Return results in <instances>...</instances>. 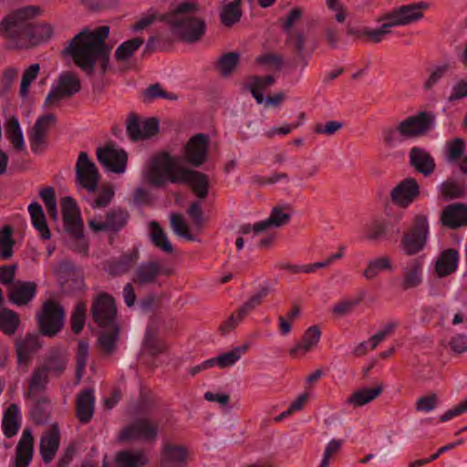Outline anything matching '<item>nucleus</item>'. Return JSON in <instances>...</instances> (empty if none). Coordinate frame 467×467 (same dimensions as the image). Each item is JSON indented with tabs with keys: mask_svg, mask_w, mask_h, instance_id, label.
<instances>
[{
	"mask_svg": "<svg viewBox=\"0 0 467 467\" xmlns=\"http://www.w3.org/2000/svg\"><path fill=\"white\" fill-rule=\"evenodd\" d=\"M109 35L108 26H99L93 31L84 29L72 38L66 53L88 76L94 73L95 62L100 64L101 74L104 75L109 67L110 53V47L106 43Z\"/></svg>",
	"mask_w": 467,
	"mask_h": 467,
	"instance_id": "nucleus-1",
	"label": "nucleus"
},
{
	"mask_svg": "<svg viewBox=\"0 0 467 467\" xmlns=\"http://www.w3.org/2000/svg\"><path fill=\"white\" fill-rule=\"evenodd\" d=\"M200 10L201 7L196 2L185 1L180 3L172 12L165 15L163 19L181 40L195 43L206 32V23L199 16Z\"/></svg>",
	"mask_w": 467,
	"mask_h": 467,
	"instance_id": "nucleus-2",
	"label": "nucleus"
},
{
	"mask_svg": "<svg viewBox=\"0 0 467 467\" xmlns=\"http://www.w3.org/2000/svg\"><path fill=\"white\" fill-rule=\"evenodd\" d=\"M40 15V8L26 5L9 13L0 22V35L10 40L16 48L30 47L29 30L31 20Z\"/></svg>",
	"mask_w": 467,
	"mask_h": 467,
	"instance_id": "nucleus-3",
	"label": "nucleus"
},
{
	"mask_svg": "<svg viewBox=\"0 0 467 467\" xmlns=\"http://www.w3.org/2000/svg\"><path fill=\"white\" fill-rule=\"evenodd\" d=\"M65 309L54 300L45 301L36 314L39 332L46 337H55L64 327Z\"/></svg>",
	"mask_w": 467,
	"mask_h": 467,
	"instance_id": "nucleus-4",
	"label": "nucleus"
},
{
	"mask_svg": "<svg viewBox=\"0 0 467 467\" xmlns=\"http://www.w3.org/2000/svg\"><path fill=\"white\" fill-rule=\"evenodd\" d=\"M62 216L66 231L75 239L76 250L87 254L88 242L83 234V223L76 201L70 197H64L61 201Z\"/></svg>",
	"mask_w": 467,
	"mask_h": 467,
	"instance_id": "nucleus-5",
	"label": "nucleus"
},
{
	"mask_svg": "<svg viewBox=\"0 0 467 467\" xmlns=\"http://www.w3.org/2000/svg\"><path fill=\"white\" fill-rule=\"evenodd\" d=\"M430 232L428 218L425 214L414 216L411 227L404 234L400 245L408 255H414L422 251L426 245Z\"/></svg>",
	"mask_w": 467,
	"mask_h": 467,
	"instance_id": "nucleus-6",
	"label": "nucleus"
},
{
	"mask_svg": "<svg viewBox=\"0 0 467 467\" xmlns=\"http://www.w3.org/2000/svg\"><path fill=\"white\" fill-rule=\"evenodd\" d=\"M182 168L169 153L162 152L152 158L145 178L151 186L161 187L167 180L171 182V178Z\"/></svg>",
	"mask_w": 467,
	"mask_h": 467,
	"instance_id": "nucleus-7",
	"label": "nucleus"
},
{
	"mask_svg": "<svg viewBox=\"0 0 467 467\" xmlns=\"http://www.w3.org/2000/svg\"><path fill=\"white\" fill-rule=\"evenodd\" d=\"M159 425L148 417L134 420L119 433L121 441H142L154 442L158 437Z\"/></svg>",
	"mask_w": 467,
	"mask_h": 467,
	"instance_id": "nucleus-8",
	"label": "nucleus"
},
{
	"mask_svg": "<svg viewBox=\"0 0 467 467\" xmlns=\"http://www.w3.org/2000/svg\"><path fill=\"white\" fill-rule=\"evenodd\" d=\"M436 115L432 111H419L400 122V137L414 139L426 135L434 127Z\"/></svg>",
	"mask_w": 467,
	"mask_h": 467,
	"instance_id": "nucleus-9",
	"label": "nucleus"
},
{
	"mask_svg": "<svg viewBox=\"0 0 467 467\" xmlns=\"http://www.w3.org/2000/svg\"><path fill=\"white\" fill-rule=\"evenodd\" d=\"M90 315L100 328L119 325L115 299L107 293H100L93 299Z\"/></svg>",
	"mask_w": 467,
	"mask_h": 467,
	"instance_id": "nucleus-10",
	"label": "nucleus"
},
{
	"mask_svg": "<svg viewBox=\"0 0 467 467\" xmlns=\"http://www.w3.org/2000/svg\"><path fill=\"white\" fill-rule=\"evenodd\" d=\"M100 175L95 163L85 151H81L76 163V180L88 192L98 190Z\"/></svg>",
	"mask_w": 467,
	"mask_h": 467,
	"instance_id": "nucleus-11",
	"label": "nucleus"
},
{
	"mask_svg": "<svg viewBox=\"0 0 467 467\" xmlns=\"http://www.w3.org/2000/svg\"><path fill=\"white\" fill-rule=\"evenodd\" d=\"M171 182L191 185L192 192L200 199H204L208 195V176L199 171H194L185 167L182 168L175 175L172 176V178H171Z\"/></svg>",
	"mask_w": 467,
	"mask_h": 467,
	"instance_id": "nucleus-12",
	"label": "nucleus"
},
{
	"mask_svg": "<svg viewBox=\"0 0 467 467\" xmlns=\"http://www.w3.org/2000/svg\"><path fill=\"white\" fill-rule=\"evenodd\" d=\"M209 138L198 133L189 139L184 146L183 159L193 167L202 166L208 158Z\"/></svg>",
	"mask_w": 467,
	"mask_h": 467,
	"instance_id": "nucleus-13",
	"label": "nucleus"
},
{
	"mask_svg": "<svg viewBox=\"0 0 467 467\" xmlns=\"http://www.w3.org/2000/svg\"><path fill=\"white\" fill-rule=\"evenodd\" d=\"M419 196L420 185L412 177L400 181L389 192L391 202L403 209L408 208Z\"/></svg>",
	"mask_w": 467,
	"mask_h": 467,
	"instance_id": "nucleus-14",
	"label": "nucleus"
},
{
	"mask_svg": "<svg viewBox=\"0 0 467 467\" xmlns=\"http://www.w3.org/2000/svg\"><path fill=\"white\" fill-rule=\"evenodd\" d=\"M171 270L162 265L157 260H151L141 263L135 270L132 276V282L139 286L152 285L158 282L161 275L169 276Z\"/></svg>",
	"mask_w": 467,
	"mask_h": 467,
	"instance_id": "nucleus-15",
	"label": "nucleus"
},
{
	"mask_svg": "<svg viewBox=\"0 0 467 467\" xmlns=\"http://www.w3.org/2000/svg\"><path fill=\"white\" fill-rule=\"evenodd\" d=\"M98 161L109 171L122 173L126 170L128 154L120 149L116 150L112 145L99 147L96 150Z\"/></svg>",
	"mask_w": 467,
	"mask_h": 467,
	"instance_id": "nucleus-16",
	"label": "nucleus"
},
{
	"mask_svg": "<svg viewBox=\"0 0 467 467\" xmlns=\"http://www.w3.org/2000/svg\"><path fill=\"white\" fill-rule=\"evenodd\" d=\"M56 122L57 118L53 114H46L36 119L28 132L29 143L34 153L38 154L43 151L47 143V132Z\"/></svg>",
	"mask_w": 467,
	"mask_h": 467,
	"instance_id": "nucleus-17",
	"label": "nucleus"
},
{
	"mask_svg": "<svg viewBox=\"0 0 467 467\" xmlns=\"http://www.w3.org/2000/svg\"><path fill=\"white\" fill-rule=\"evenodd\" d=\"M423 263L420 258L410 260L401 269L399 287L408 291L422 283Z\"/></svg>",
	"mask_w": 467,
	"mask_h": 467,
	"instance_id": "nucleus-18",
	"label": "nucleus"
},
{
	"mask_svg": "<svg viewBox=\"0 0 467 467\" xmlns=\"http://www.w3.org/2000/svg\"><path fill=\"white\" fill-rule=\"evenodd\" d=\"M428 7L429 5L422 1L401 5L385 14V18H396L400 26L410 25L421 19L423 17L422 10Z\"/></svg>",
	"mask_w": 467,
	"mask_h": 467,
	"instance_id": "nucleus-19",
	"label": "nucleus"
},
{
	"mask_svg": "<svg viewBox=\"0 0 467 467\" xmlns=\"http://www.w3.org/2000/svg\"><path fill=\"white\" fill-rule=\"evenodd\" d=\"M37 285L32 281H16L9 289L8 299L13 304L26 306L36 295Z\"/></svg>",
	"mask_w": 467,
	"mask_h": 467,
	"instance_id": "nucleus-20",
	"label": "nucleus"
},
{
	"mask_svg": "<svg viewBox=\"0 0 467 467\" xmlns=\"http://www.w3.org/2000/svg\"><path fill=\"white\" fill-rule=\"evenodd\" d=\"M410 165L425 177L435 171L436 164L431 153L421 147H412L409 152Z\"/></svg>",
	"mask_w": 467,
	"mask_h": 467,
	"instance_id": "nucleus-21",
	"label": "nucleus"
},
{
	"mask_svg": "<svg viewBox=\"0 0 467 467\" xmlns=\"http://www.w3.org/2000/svg\"><path fill=\"white\" fill-rule=\"evenodd\" d=\"M441 222L451 229L467 225V204L457 202L448 205L441 213Z\"/></svg>",
	"mask_w": 467,
	"mask_h": 467,
	"instance_id": "nucleus-22",
	"label": "nucleus"
},
{
	"mask_svg": "<svg viewBox=\"0 0 467 467\" xmlns=\"http://www.w3.org/2000/svg\"><path fill=\"white\" fill-rule=\"evenodd\" d=\"M68 362L67 351L60 348H52L46 355L41 368L49 375L60 377L65 371Z\"/></svg>",
	"mask_w": 467,
	"mask_h": 467,
	"instance_id": "nucleus-23",
	"label": "nucleus"
},
{
	"mask_svg": "<svg viewBox=\"0 0 467 467\" xmlns=\"http://www.w3.org/2000/svg\"><path fill=\"white\" fill-rule=\"evenodd\" d=\"M95 397L91 389L81 390L76 398V417L83 423H88L94 414Z\"/></svg>",
	"mask_w": 467,
	"mask_h": 467,
	"instance_id": "nucleus-24",
	"label": "nucleus"
},
{
	"mask_svg": "<svg viewBox=\"0 0 467 467\" xmlns=\"http://www.w3.org/2000/svg\"><path fill=\"white\" fill-rule=\"evenodd\" d=\"M60 444V431L57 423L51 425L48 431L40 439V453L45 462H49L56 455Z\"/></svg>",
	"mask_w": 467,
	"mask_h": 467,
	"instance_id": "nucleus-25",
	"label": "nucleus"
},
{
	"mask_svg": "<svg viewBox=\"0 0 467 467\" xmlns=\"http://www.w3.org/2000/svg\"><path fill=\"white\" fill-rule=\"evenodd\" d=\"M139 256L137 249L125 253L118 258L111 259L108 263L107 271L113 276L125 275L137 264Z\"/></svg>",
	"mask_w": 467,
	"mask_h": 467,
	"instance_id": "nucleus-26",
	"label": "nucleus"
},
{
	"mask_svg": "<svg viewBox=\"0 0 467 467\" xmlns=\"http://www.w3.org/2000/svg\"><path fill=\"white\" fill-rule=\"evenodd\" d=\"M41 348L39 337L36 335H26L25 338L16 341L17 362L27 366L32 355Z\"/></svg>",
	"mask_w": 467,
	"mask_h": 467,
	"instance_id": "nucleus-27",
	"label": "nucleus"
},
{
	"mask_svg": "<svg viewBox=\"0 0 467 467\" xmlns=\"http://www.w3.org/2000/svg\"><path fill=\"white\" fill-rule=\"evenodd\" d=\"M459 253L456 249L449 248L441 252L435 263V273L439 277H445L457 270Z\"/></svg>",
	"mask_w": 467,
	"mask_h": 467,
	"instance_id": "nucleus-28",
	"label": "nucleus"
},
{
	"mask_svg": "<svg viewBox=\"0 0 467 467\" xmlns=\"http://www.w3.org/2000/svg\"><path fill=\"white\" fill-rule=\"evenodd\" d=\"M34 438L30 430H25L16 446V467H27L32 460Z\"/></svg>",
	"mask_w": 467,
	"mask_h": 467,
	"instance_id": "nucleus-29",
	"label": "nucleus"
},
{
	"mask_svg": "<svg viewBox=\"0 0 467 467\" xmlns=\"http://www.w3.org/2000/svg\"><path fill=\"white\" fill-rule=\"evenodd\" d=\"M187 451L183 446L167 443L161 450V463L162 466L184 467Z\"/></svg>",
	"mask_w": 467,
	"mask_h": 467,
	"instance_id": "nucleus-30",
	"label": "nucleus"
},
{
	"mask_svg": "<svg viewBox=\"0 0 467 467\" xmlns=\"http://www.w3.org/2000/svg\"><path fill=\"white\" fill-rule=\"evenodd\" d=\"M364 238L367 241L377 243L391 238L389 226L382 218H375L364 225Z\"/></svg>",
	"mask_w": 467,
	"mask_h": 467,
	"instance_id": "nucleus-31",
	"label": "nucleus"
},
{
	"mask_svg": "<svg viewBox=\"0 0 467 467\" xmlns=\"http://www.w3.org/2000/svg\"><path fill=\"white\" fill-rule=\"evenodd\" d=\"M149 462V458L143 451H121L115 458V467H141ZM103 467H108L106 462Z\"/></svg>",
	"mask_w": 467,
	"mask_h": 467,
	"instance_id": "nucleus-32",
	"label": "nucleus"
},
{
	"mask_svg": "<svg viewBox=\"0 0 467 467\" xmlns=\"http://www.w3.org/2000/svg\"><path fill=\"white\" fill-rule=\"evenodd\" d=\"M321 331L318 326L314 325L308 327L303 334L302 339L293 348L290 355L296 357L299 352L306 354L315 348L320 340Z\"/></svg>",
	"mask_w": 467,
	"mask_h": 467,
	"instance_id": "nucleus-33",
	"label": "nucleus"
},
{
	"mask_svg": "<svg viewBox=\"0 0 467 467\" xmlns=\"http://www.w3.org/2000/svg\"><path fill=\"white\" fill-rule=\"evenodd\" d=\"M221 23L225 26H232L238 23L243 16L241 0H224L220 11Z\"/></svg>",
	"mask_w": 467,
	"mask_h": 467,
	"instance_id": "nucleus-34",
	"label": "nucleus"
},
{
	"mask_svg": "<svg viewBox=\"0 0 467 467\" xmlns=\"http://www.w3.org/2000/svg\"><path fill=\"white\" fill-rule=\"evenodd\" d=\"M3 432L6 438L15 436L20 427L19 408L17 404L12 403L5 410L3 417Z\"/></svg>",
	"mask_w": 467,
	"mask_h": 467,
	"instance_id": "nucleus-35",
	"label": "nucleus"
},
{
	"mask_svg": "<svg viewBox=\"0 0 467 467\" xmlns=\"http://www.w3.org/2000/svg\"><path fill=\"white\" fill-rule=\"evenodd\" d=\"M383 391V385L379 384L371 389H360L353 392L347 402L354 407H361L374 400Z\"/></svg>",
	"mask_w": 467,
	"mask_h": 467,
	"instance_id": "nucleus-36",
	"label": "nucleus"
},
{
	"mask_svg": "<svg viewBox=\"0 0 467 467\" xmlns=\"http://www.w3.org/2000/svg\"><path fill=\"white\" fill-rule=\"evenodd\" d=\"M103 329L99 336L98 343L105 354L111 355L117 348L120 328L119 325H115Z\"/></svg>",
	"mask_w": 467,
	"mask_h": 467,
	"instance_id": "nucleus-37",
	"label": "nucleus"
},
{
	"mask_svg": "<svg viewBox=\"0 0 467 467\" xmlns=\"http://www.w3.org/2000/svg\"><path fill=\"white\" fill-rule=\"evenodd\" d=\"M283 210V207L275 206L269 217L264 221H260V224L257 225L256 229L267 231L270 228H279L286 225L291 220V215L284 213Z\"/></svg>",
	"mask_w": 467,
	"mask_h": 467,
	"instance_id": "nucleus-38",
	"label": "nucleus"
},
{
	"mask_svg": "<svg viewBox=\"0 0 467 467\" xmlns=\"http://www.w3.org/2000/svg\"><path fill=\"white\" fill-rule=\"evenodd\" d=\"M271 291L272 288L268 285L261 286L256 293H254L237 309L239 320H243L245 316L255 309L256 306L261 305L264 299L271 293Z\"/></svg>",
	"mask_w": 467,
	"mask_h": 467,
	"instance_id": "nucleus-39",
	"label": "nucleus"
},
{
	"mask_svg": "<svg viewBox=\"0 0 467 467\" xmlns=\"http://www.w3.org/2000/svg\"><path fill=\"white\" fill-rule=\"evenodd\" d=\"M130 218L126 209L114 207L106 213V223L110 232H119L124 228Z\"/></svg>",
	"mask_w": 467,
	"mask_h": 467,
	"instance_id": "nucleus-40",
	"label": "nucleus"
},
{
	"mask_svg": "<svg viewBox=\"0 0 467 467\" xmlns=\"http://www.w3.org/2000/svg\"><path fill=\"white\" fill-rule=\"evenodd\" d=\"M249 346L244 344L240 347H236L229 352L223 353L218 357L210 358L213 361V367L218 366L220 368H225L234 366L248 350Z\"/></svg>",
	"mask_w": 467,
	"mask_h": 467,
	"instance_id": "nucleus-41",
	"label": "nucleus"
},
{
	"mask_svg": "<svg viewBox=\"0 0 467 467\" xmlns=\"http://www.w3.org/2000/svg\"><path fill=\"white\" fill-rule=\"evenodd\" d=\"M150 238L154 246L167 254H171L173 251L172 245L160 224L152 221L150 223Z\"/></svg>",
	"mask_w": 467,
	"mask_h": 467,
	"instance_id": "nucleus-42",
	"label": "nucleus"
},
{
	"mask_svg": "<svg viewBox=\"0 0 467 467\" xmlns=\"http://www.w3.org/2000/svg\"><path fill=\"white\" fill-rule=\"evenodd\" d=\"M144 40L141 37H134L121 43L115 50V58L119 62L129 60L143 45Z\"/></svg>",
	"mask_w": 467,
	"mask_h": 467,
	"instance_id": "nucleus-43",
	"label": "nucleus"
},
{
	"mask_svg": "<svg viewBox=\"0 0 467 467\" xmlns=\"http://www.w3.org/2000/svg\"><path fill=\"white\" fill-rule=\"evenodd\" d=\"M5 133L16 150H23L25 149L23 132L16 117H12L8 119L5 127Z\"/></svg>",
	"mask_w": 467,
	"mask_h": 467,
	"instance_id": "nucleus-44",
	"label": "nucleus"
},
{
	"mask_svg": "<svg viewBox=\"0 0 467 467\" xmlns=\"http://www.w3.org/2000/svg\"><path fill=\"white\" fill-rule=\"evenodd\" d=\"M48 375L41 367L36 368L32 373L26 396L31 397L45 391L48 383Z\"/></svg>",
	"mask_w": 467,
	"mask_h": 467,
	"instance_id": "nucleus-45",
	"label": "nucleus"
},
{
	"mask_svg": "<svg viewBox=\"0 0 467 467\" xmlns=\"http://www.w3.org/2000/svg\"><path fill=\"white\" fill-rule=\"evenodd\" d=\"M392 265L388 256L377 257L368 263L363 271V276L367 280L374 279L381 271L391 270Z\"/></svg>",
	"mask_w": 467,
	"mask_h": 467,
	"instance_id": "nucleus-46",
	"label": "nucleus"
},
{
	"mask_svg": "<svg viewBox=\"0 0 467 467\" xmlns=\"http://www.w3.org/2000/svg\"><path fill=\"white\" fill-rule=\"evenodd\" d=\"M19 324V317L15 311L8 308H3L0 310V329H2L5 334H14Z\"/></svg>",
	"mask_w": 467,
	"mask_h": 467,
	"instance_id": "nucleus-47",
	"label": "nucleus"
},
{
	"mask_svg": "<svg viewBox=\"0 0 467 467\" xmlns=\"http://www.w3.org/2000/svg\"><path fill=\"white\" fill-rule=\"evenodd\" d=\"M86 319L87 305L80 301L74 307L70 317L71 330L74 334L78 335L83 330Z\"/></svg>",
	"mask_w": 467,
	"mask_h": 467,
	"instance_id": "nucleus-48",
	"label": "nucleus"
},
{
	"mask_svg": "<svg viewBox=\"0 0 467 467\" xmlns=\"http://www.w3.org/2000/svg\"><path fill=\"white\" fill-rule=\"evenodd\" d=\"M30 47L48 40L53 35V28L48 24L35 25L31 22L29 30Z\"/></svg>",
	"mask_w": 467,
	"mask_h": 467,
	"instance_id": "nucleus-49",
	"label": "nucleus"
},
{
	"mask_svg": "<svg viewBox=\"0 0 467 467\" xmlns=\"http://www.w3.org/2000/svg\"><path fill=\"white\" fill-rule=\"evenodd\" d=\"M306 36L301 30H294L286 33L285 45L296 55L305 53Z\"/></svg>",
	"mask_w": 467,
	"mask_h": 467,
	"instance_id": "nucleus-50",
	"label": "nucleus"
},
{
	"mask_svg": "<svg viewBox=\"0 0 467 467\" xmlns=\"http://www.w3.org/2000/svg\"><path fill=\"white\" fill-rule=\"evenodd\" d=\"M166 99L169 100H177L176 94L165 91L160 83H155L142 91V100L144 103H150L156 99Z\"/></svg>",
	"mask_w": 467,
	"mask_h": 467,
	"instance_id": "nucleus-51",
	"label": "nucleus"
},
{
	"mask_svg": "<svg viewBox=\"0 0 467 467\" xmlns=\"http://www.w3.org/2000/svg\"><path fill=\"white\" fill-rule=\"evenodd\" d=\"M240 55L237 52H230L217 59L216 67L223 76H229L238 64Z\"/></svg>",
	"mask_w": 467,
	"mask_h": 467,
	"instance_id": "nucleus-52",
	"label": "nucleus"
},
{
	"mask_svg": "<svg viewBox=\"0 0 467 467\" xmlns=\"http://www.w3.org/2000/svg\"><path fill=\"white\" fill-rule=\"evenodd\" d=\"M12 228L8 225L3 227L0 232V257L9 259L13 255L14 240L11 238Z\"/></svg>",
	"mask_w": 467,
	"mask_h": 467,
	"instance_id": "nucleus-53",
	"label": "nucleus"
},
{
	"mask_svg": "<svg viewBox=\"0 0 467 467\" xmlns=\"http://www.w3.org/2000/svg\"><path fill=\"white\" fill-rule=\"evenodd\" d=\"M39 195L46 205L48 215L51 219L56 221L57 219V210L54 188L50 186L45 187L40 191Z\"/></svg>",
	"mask_w": 467,
	"mask_h": 467,
	"instance_id": "nucleus-54",
	"label": "nucleus"
},
{
	"mask_svg": "<svg viewBox=\"0 0 467 467\" xmlns=\"http://www.w3.org/2000/svg\"><path fill=\"white\" fill-rule=\"evenodd\" d=\"M441 192L444 200L461 198L464 193V187L455 181H445L441 185Z\"/></svg>",
	"mask_w": 467,
	"mask_h": 467,
	"instance_id": "nucleus-55",
	"label": "nucleus"
},
{
	"mask_svg": "<svg viewBox=\"0 0 467 467\" xmlns=\"http://www.w3.org/2000/svg\"><path fill=\"white\" fill-rule=\"evenodd\" d=\"M48 401L47 398L38 400L30 410V416L32 420L36 424H44L47 421L49 417V411L47 410V405Z\"/></svg>",
	"mask_w": 467,
	"mask_h": 467,
	"instance_id": "nucleus-56",
	"label": "nucleus"
},
{
	"mask_svg": "<svg viewBox=\"0 0 467 467\" xmlns=\"http://www.w3.org/2000/svg\"><path fill=\"white\" fill-rule=\"evenodd\" d=\"M88 358V343L84 340H80L78 344V350L76 355V376L80 379L82 378L87 361Z\"/></svg>",
	"mask_w": 467,
	"mask_h": 467,
	"instance_id": "nucleus-57",
	"label": "nucleus"
},
{
	"mask_svg": "<svg viewBox=\"0 0 467 467\" xmlns=\"http://www.w3.org/2000/svg\"><path fill=\"white\" fill-rule=\"evenodd\" d=\"M465 150V142L462 138H455L447 143V161L455 162L461 160Z\"/></svg>",
	"mask_w": 467,
	"mask_h": 467,
	"instance_id": "nucleus-58",
	"label": "nucleus"
},
{
	"mask_svg": "<svg viewBox=\"0 0 467 467\" xmlns=\"http://www.w3.org/2000/svg\"><path fill=\"white\" fill-rule=\"evenodd\" d=\"M40 71L39 64H32L28 67L22 77L19 93L21 97L25 98L28 93L30 84L37 78Z\"/></svg>",
	"mask_w": 467,
	"mask_h": 467,
	"instance_id": "nucleus-59",
	"label": "nucleus"
},
{
	"mask_svg": "<svg viewBox=\"0 0 467 467\" xmlns=\"http://www.w3.org/2000/svg\"><path fill=\"white\" fill-rule=\"evenodd\" d=\"M57 84L62 89L70 92L71 97L78 93L81 88L79 79L75 74L70 72L62 74L58 78Z\"/></svg>",
	"mask_w": 467,
	"mask_h": 467,
	"instance_id": "nucleus-60",
	"label": "nucleus"
},
{
	"mask_svg": "<svg viewBox=\"0 0 467 467\" xmlns=\"http://www.w3.org/2000/svg\"><path fill=\"white\" fill-rule=\"evenodd\" d=\"M114 189L111 185H103L99 192L98 197L91 203L92 208L107 207L114 197Z\"/></svg>",
	"mask_w": 467,
	"mask_h": 467,
	"instance_id": "nucleus-61",
	"label": "nucleus"
},
{
	"mask_svg": "<svg viewBox=\"0 0 467 467\" xmlns=\"http://www.w3.org/2000/svg\"><path fill=\"white\" fill-rule=\"evenodd\" d=\"M127 133L134 140H142V125L135 113H130L127 119Z\"/></svg>",
	"mask_w": 467,
	"mask_h": 467,
	"instance_id": "nucleus-62",
	"label": "nucleus"
},
{
	"mask_svg": "<svg viewBox=\"0 0 467 467\" xmlns=\"http://www.w3.org/2000/svg\"><path fill=\"white\" fill-rule=\"evenodd\" d=\"M383 143L388 147H394L404 139L400 137V123L396 127H385L381 130Z\"/></svg>",
	"mask_w": 467,
	"mask_h": 467,
	"instance_id": "nucleus-63",
	"label": "nucleus"
},
{
	"mask_svg": "<svg viewBox=\"0 0 467 467\" xmlns=\"http://www.w3.org/2000/svg\"><path fill=\"white\" fill-rule=\"evenodd\" d=\"M171 224L173 231L178 235L182 236L188 240H193V236L189 232V226L181 214H172L171 216Z\"/></svg>",
	"mask_w": 467,
	"mask_h": 467,
	"instance_id": "nucleus-64",
	"label": "nucleus"
}]
</instances>
